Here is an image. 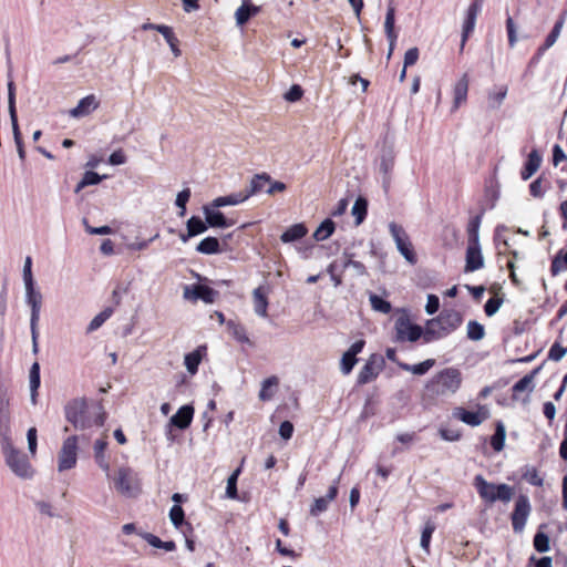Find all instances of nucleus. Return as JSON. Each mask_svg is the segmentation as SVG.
<instances>
[{
    "instance_id": "a19ab883",
    "label": "nucleus",
    "mask_w": 567,
    "mask_h": 567,
    "mask_svg": "<svg viewBox=\"0 0 567 567\" xmlns=\"http://www.w3.org/2000/svg\"><path fill=\"white\" fill-rule=\"evenodd\" d=\"M141 536L153 547L155 548H162L166 551H173L175 548H176V545L174 542L169 540V542H163L157 536L153 535V534H150V533H144V534H141Z\"/></svg>"
},
{
    "instance_id": "de8ad7c7",
    "label": "nucleus",
    "mask_w": 567,
    "mask_h": 567,
    "mask_svg": "<svg viewBox=\"0 0 567 567\" xmlns=\"http://www.w3.org/2000/svg\"><path fill=\"white\" fill-rule=\"evenodd\" d=\"M112 309L106 308L100 313H97L89 323L87 326V332H93L97 330L111 316H112Z\"/></svg>"
},
{
    "instance_id": "f257e3e1",
    "label": "nucleus",
    "mask_w": 567,
    "mask_h": 567,
    "mask_svg": "<svg viewBox=\"0 0 567 567\" xmlns=\"http://www.w3.org/2000/svg\"><path fill=\"white\" fill-rule=\"evenodd\" d=\"M462 384L458 369L445 368L435 373L425 385V395L431 399L445 398L457 392Z\"/></svg>"
},
{
    "instance_id": "a211bd4d",
    "label": "nucleus",
    "mask_w": 567,
    "mask_h": 567,
    "mask_svg": "<svg viewBox=\"0 0 567 567\" xmlns=\"http://www.w3.org/2000/svg\"><path fill=\"white\" fill-rule=\"evenodd\" d=\"M341 480V474L334 480L332 485L329 487L328 493L323 497H318L313 501L310 507V515L318 516L319 514L328 509L329 503L332 502L338 495V485Z\"/></svg>"
},
{
    "instance_id": "cd10ccee",
    "label": "nucleus",
    "mask_w": 567,
    "mask_h": 567,
    "mask_svg": "<svg viewBox=\"0 0 567 567\" xmlns=\"http://www.w3.org/2000/svg\"><path fill=\"white\" fill-rule=\"evenodd\" d=\"M540 155L536 150H533L528 155V159L524 166V169L522 171V178L524 181L529 179L537 172V169L540 166Z\"/></svg>"
},
{
    "instance_id": "e433bc0d",
    "label": "nucleus",
    "mask_w": 567,
    "mask_h": 567,
    "mask_svg": "<svg viewBox=\"0 0 567 567\" xmlns=\"http://www.w3.org/2000/svg\"><path fill=\"white\" fill-rule=\"evenodd\" d=\"M156 31H158L164 37V39L166 40V42L168 43V45H169V48L172 50V53L176 58L179 56L182 52H181V50L177 47L178 40L174 35L172 28L167 27V25H165V27H157Z\"/></svg>"
},
{
    "instance_id": "72a5a7b5",
    "label": "nucleus",
    "mask_w": 567,
    "mask_h": 567,
    "mask_svg": "<svg viewBox=\"0 0 567 567\" xmlns=\"http://www.w3.org/2000/svg\"><path fill=\"white\" fill-rule=\"evenodd\" d=\"M368 202L363 197H358L352 206L351 214L355 218V225L362 224L367 216Z\"/></svg>"
},
{
    "instance_id": "c9c22d12",
    "label": "nucleus",
    "mask_w": 567,
    "mask_h": 567,
    "mask_svg": "<svg viewBox=\"0 0 567 567\" xmlns=\"http://www.w3.org/2000/svg\"><path fill=\"white\" fill-rule=\"evenodd\" d=\"M334 228H336L334 223L331 219L327 218L316 229V231L313 233V238L317 241L326 240L333 234Z\"/></svg>"
},
{
    "instance_id": "5fc2aeb1",
    "label": "nucleus",
    "mask_w": 567,
    "mask_h": 567,
    "mask_svg": "<svg viewBox=\"0 0 567 567\" xmlns=\"http://www.w3.org/2000/svg\"><path fill=\"white\" fill-rule=\"evenodd\" d=\"M189 197H190V189L189 188H185V189H183L182 192H179L177 194L175 204L181 209L179 213H178L179 217L185 216V214H186V204L189 200Z\"/></svg>"
},
{
    "instance_id": "f03ea898",
    "label": "nucleus",
    "mask_w": 567,
    "mask_h": 567,
    "mask_svg": "<svg viewBox=\"0 0 567 567\" xmlns=\"http://www.w3.org/2000/svg\"><path fill=\"white\" fill-rule=\"evenodd\" d=\"M65 419L73 424L76 430H85L93 425H103L104 412L99 405L93 412L87 410L84 399H74L65 405Z\"/></svg>"
},
{
    "instance_id": "dca6fc26",
    "label": "nucleus",
    "mask_w": 567,
    "mask_h": 567,
    "mask_svg": "<svg viewBox=\"0 0 567 567\" xmlns=\"http://www.w3.org/2000/svg\"><path fill=\"white\" fill-rule=\"evenodd\" d=\"M452 415L467 425L477 426L488 417V412L484 406H480L477 412H470L463 408H455Z\"/></svg>"
},
{
    "instance_id": "393cba45",
    "label": "nucleus",
    "mask_w": 567,
    "mask_h": 567,
    "mask_svg": "<svg viewBox=\"0 0 567 567\" xmlns=\"http://www.w3.org/2000/svg\"><path fill=\"white\" fill-rule=\"evenodd\" d=\"M247 199L248 198H247V195H246L245 190H240V192L235 193V194H230V195H227V196H220V197L215 198L212 202V207L220 208V207H225V206H236L238 204H241V203L246 202Z\"/></svg>"
},
{
    "instance_id": "4468645a",
    "label": "nucleus",
    "mask_w": 567,
    "mask_h": 567,
    "mask_svg": "<svg viewBox=\"0 0 567 567\" xmlns=\"http://www.w3.org/2000/svg\"><path fill=\"white\" fill-rule=\"evenodd\" d=\"M10 393L4 382L0 383V433L9 434L10 431Z\"/></svg>"
},
{
    "instance_id": "37998d69",
    "label": "nucleus",
    "mask_w": 567,
    "mask_h": 567,
    "mask_svg": "<svg viewBox=\"0 0 567 567\" xmlns=\"http://www.w3.org/2000/svg\"><path fill=\"white\" fill-rule=\"evenodd\" d=\"M106 176H100L97 173L92 172V171L85 172L82 179L79 182V184L75 187V193H79L81 189H83L86 186L97 185Z\"/></svg>"
},
{
    "instance_id": "79ce46f5",
    "label": "nucleus",
    "mask_w": 567,
    "mask_h": 567,
    "mask_svg": "<svg viewBox=\"0 0 567 567\" xmlns=\"http://www.w3.org/2000/svg\"><path fill=\"white\" fill-rule=\"evenodd\" d=\"M227 329L229 333L240 343H248L251 344L250 339L248 338L245 328L236 323L234 321L227 322Z\"/></svg>"
},
{
    "instance_id": "3c124183",
    "label": "nucleus",
    "mask_w": 567,
    "mask_h": 567,
    "mask_svg": "<svg viewBox=\"0 0 567 567\" xmlns=\"http://www.w3.org/2000/svg\"><path fill=\"white\" fill-rule=\"evenodd\" d=\"M523 478L528 482L530 485L534 486H542L544 481L539 476L536 467L534 466H526L523 473Z\"/></svg>"
},
{
    "instance_id": "7c9ffc66",
    "label": "nucleus",
    "mask_w": 567,
    "mask_h": 567,
    "mask_svg": "<svg viewBox=\"0 0 567 567\" xmlns=\"http://www.w3.org/2000/svg\"><path fill=\"white\" fill-rule=\"evenodd\" d=\"M254 310L259 317H267L268 300L261 287L252 291Z\"/></svg>"
},
{
    "instance_id": "58836bf2",
    "label": "nucleus",
    "mask_w": 567,
    "mask_h": 567,
    "mask_svg": "<svg viewBox=\"0 0 567 567\" xmlns=\"http://www.w3.org/2000/svg\"><path fill=\"white\" fill-rule=\"evenodd\" d=\"M278 378L270 377L262 381L261 389L259 391V399L261 401H269L274 396V388L278 385Z\"/></svg>"
},
{
    "instance_id": "0eeeda50",
    "label": "nucleus",
    "mask_w": 567,
    "mask_h": 567,
    "mask_svg": "<svg viewBox=\"0 0 567 567\" xmlns=\"http://www.w3.org/2000/svg\"><path fill=\"white\" fill-rule=\"evenodd\" d=\"M389 231L395 243L398 251L410 265H415L417 258L405 229L395 221H391L389 224Z\"/></svg>"
},
{
    "instance_id": "20e7f679",
    "label": "nucleus",
    "mask_w": 567,
    "mask_h": 567,
    "mask_svg": "<svg viewBox=\"0 0 567 567\" xmlns=\"http://www.w3.org/2000/svg\"><path fill=\"white\" fill-rule=\"evenodd\" d=\"M473 485L481 498L488 503H494L496 501L508 503L514 495V488L512 486L504 483H489L482 475H476L474 477Z\"/></svg>"
},
{
    "instance_id": "9b49d317",
    "label": "nucleus",
    "mask_w": 567,
    "mask_h": 567,
    "mask_svg": "<svg viewBox=\"0 0 567 567\" xmlns=\"http://www.w3.org/2000/svg\"><path fill=\"white\" fill-rule=\"evenodd\" d=\"M465 259L466 272H473L484 266V258L481 252L478 231L476 228H473L471 231Z\"/></svg>"
},
{
    "instance_id": "f704fd0d",
    "label": "nucleus",
    "mask_w": 567,
    "mask_h": 567,
    "mask_svg": "<svg viewBox=\"0 0 567 567\" xmlns=\"http://www.w3.org/2000/svg\"><path fill=\"white\" fill-rule=\"evenodd\" d=\"M435 364V360L433 359H427L421 363H417V364H414V365H410L408 363H399V367L404 370V371H409V372H412L413 374H416V375H423L425 374L433 365Z\"/></svg>"
},
{
    "instance_id": "6e6d98bb",
    "label": "nucleus",
    "mask_w": 567,
    "mask_h": 567,
    "mask_svg": "<svg viewBox=\"0 0 567 567\" xmlns=\"http://www.w3.org/2000/svg\"><path fill=\"white\" fill-rule=\"evenodd\" d=\"M184 509L178 504L172 506L169 511V519L172 524L178 528L184 523Z\"/></svg>"
},
{
    "instance_id": "423d86ee",
    "label": "nucleus",
    "mask_w": 567,
    "mask_h": 567,
    "mask_svg": "<svg viewBox=\"0 0 567 567\" xmlns=\"http://www.w3.org/2000/svg\"><path fill=\"white\" fill-rule=\"evenodd\" d=\"M80 436L70 435L63 440L58 452V472L62 473L72 470L78 463Z\"/></svg>"
},
{
    "instance_id": "13d9d810",
    "label": "nucleus",
    "mask_w": 567,
    "mask_h": 567,
    "mask_svg": "<svg viewBox=\"0 0 567 567\" xmlns=\"http://www.w3.org/2000/svg\"><path fill=\"white\" fill-rule=\"evenodd\" d=\"M357 363V358L344 352L341 358L340 369L343 374H349Z\"/></svg>"
},
{
    "instance_id": "0e129e2a",
    "label": "nucleus",
    "mask_w": 567,
    "mask_h": 567,
    "mask_svg": "<svg viewBox=\"0 0 567 567\" xmlns=\"http://www.w3.org/2000/svg\"><path fill=\"white\" fill-rule=\"evenodd\" d=\"M27 440H28V450L31 456H34L37 454V429L30 427L27 432Z\"/></svg>"
},
{
    "instance_id": "c85d7f7f",
    "label": "nucleus",
    "mask_w": 567,
    "mask_h": 567,
    "mask_svg": "<svg viewBox=\"0 0 567 567\" xmlns=\"http://www.w3.org/2000/svg\"><path fill=\"white\" fill-rule=\"evenodd\" d=\"M307 231L308 230L303 224H295L281 234L280 240L285 244L292 243L305 237Z\"/></svg>"
},
{
    "instance_id": "412c9836",
    "label": "nucleus",
    "mask_w": 567,
    "mask_h": 567,
    "mask_svg": "<svg viewBox=\"0 0 567 567\" xmlns=\"http://www.w3.org/2000/svg\"><path fill=\"white\" fill-rule=\"evenodd\" d=\"M203 213L207 226L227 228L234 225L233 220H228L223 213L217 210V208L212 207V204L204 206Z\"/></svg>"
},
{
    "instance_id": "ddd939ff",
    "label": "nucleus",
    "mask_w": 567,
    "mask_h": 567,
    "mask_svg": "<svg viewBox=\"0 0 567 567\" xmlns=\"http://www.w3.org/2000/svg\"><path fill=\"white\" fill-rule=\"evenodd\" d=\"M384 359L379 354H372L358 374V383L365 384L372 381L382 371Z\"/></svg>"
},
{
    "instance_id": "864d4df0",
    "label": "nucleus",
    "mask_w": 567,
    "mask_h": 567,
    "mask_svg": "<svg viewBox=\"0 0 567 567\" xmlns=\"http://www.w3.org/2000/svg\"><path fill=\"white\" fill-rule=\"evenodd\" d=\"M250 17L251 9L249 4H247L246 1H244L243 4L235 12L236 23L238 25H243L249 20Z\"/></svg>"
},
{
    "instance_id": "09e8293b",
    "label": "nucleus",
    "mask_w": 567,
    "mask_h": 567,
    "mask_svg": "<svg viewBox=\"0 0 567 567\" xmlns=\"http://www.w3.org/2000/svg\"><path fill=\"white\" fill-rule=\"evenodd\" d=\"M485 337L484 327L477 321H470L467 323V338L473 341H480Z\"/></svg>"
},
{
    "instance_id": "6ab92c4d",
    "label": "nucleus",
    "mask_w": 567,
    "mask_h": 567,
    "mask_svg": "<svg viewBox=\"0 0 567 567\" xmlns=\"http://www.w3.org/2000/svg\"><path fill=\"white\" fill-rule=\"evenodd\" d=\"M100 106V101L94 94L86 95L81 99L78 105L69 111V115L73 118H81L90 115Z\"/></svg>"
},
{
    "instance_id": "4c0bfd02",
    "label": "nucleus",
    "mask_w": 567,
    "mask_h": 567,
    "mask_svg": "<svg viewBox=\"0 0 567 567\" xmlns=\"http://www.w3.org/2000/svg\"><path fill=\"white\" fill-rule=\"evenodd\" d=\"M196 250L204 255L217 254L219 252V241L215 237H206L197 245Z\"/></svg>"
},
{
    "instance_id": "4be33fe9",
    "label": "nucleus",
    "mask_w": 567,
    "mask_h": 567,
    "mask_svg": "<svg viewBox=\"0 0 567 567\" xmlns=\"http://www.w3.org/2000/svg\"><path fill=\"white\" fill-rule=\"evenodd\" d=\"M483 0H475L468 8L466 19L463 25V34H462V44L461 48H464V44L470 35V33L474 30L476 18L482 9Z\"/></svg>"
},
{
    "instance_id": "9d476101",
    "label": "nucleus",
    "mask_w": 567,
    "mask_h": 567,
    "mask_svg": "<svg viewBox=\"0 0 567 567\" xmlns=\"http://www.w3.org/2000/svg\"><path fill=\"white\" fill-rule=\"evenodd\" d=\"M532 512L530 501L527 495L520 494L517 496L514 505V511L511 514L513 530L517 534L524 532L527 519Z\"/></svg>"
},
{
    "instance_id": "69168bd1",
    "label": "nucleus",
    "mask_w": 567,
    "mask_h": 567,
    "mask_svg": "<svg viewBox=\"0 0 567 567\" xmlns=\"http://www.w3.org/2000/svg\"><path fill=\"white\" fill-rule=\"evenodd\" d=\"M35 507L39 511V513L42 515H45L48 517L56 516L54 513L53 506L49 502L38 501V502H35Z\"/></svg>"
},
{
    "instance_id": "603ef678",
    "label": "nucleus",
    "mask_w": 567,
    "mask_h": 567,
    "mask_svg": "<svg viewBox=\"0 0 567 567\" xmlns=\"http://www.w3.org/2000/svg\"><path fill=\"white\" fill-rule=\"evenodd\" d=\"M534 547L539 553L548 551L549 548H550V546H549V537L545 533H543L540 530L537 532V534L534 537Z\"/></svg>"
},
{
    "instance_id": "a878e982",
    "label": "nucleus",
    "mask_w": 567,
    "mask_h": 567,
    "mask_svg": "<svg viewBox=\"0 0 567 567\" xmlns=\"http://www.w3.org/2000/svg\"><path fill=\"white\" fill-rule=\"evenodd\" d=\"M268 183H271V177L269 174H267V173L256 174L251 178L249 186L246 189H244L247 195V198L264 190L265 186L268 185Z\"/></svg>"
},
{
    "instance_id": "8fccbe9b",
    "label": "nucleus",
    "mask_w": 567,
    "mask_h": 567,
    "mask_svg": "<svg viewBox=\"0 0 567 567\" xmlns=\"http://www.w3.org/2000/svg\"><path fill=\"white\" fill-rule=\"evenodd\" d=\"M434 530H435V525L430 520L426 522L425 526L422 530L421 542H420L421 547L426 553L430 551V542H431V537H432V534L434 533Z\"/></svg>"
},
{
    "instance_id": "bb28decb",
    "label": "nucleus",
    "mask_w": 567,
    "mask_h": 567,
    "mask_svg": "<svg viewBox=\"0 0 567 567\" xmlns=\"http://www.w3.org/2000/svg\"><path fill=\"white\" fill-rule=\"evenodd\" d=\"M468 91V76L463 74L462 78L456 82L454 86V103L453 109L456 110L462 103L466 101Z\"/></svg>"
},
{
    "instance_id": "4d7b16f0",
    "label": "nucleus",
    "mask_w": 567,
    "mask_h": 567,
    "mask_svg": "<svg viewBox=\"0 0 567 567\" xmlns=\"http://www.w3.org/2000/svg\"><path fill=\"white\" fill-rule=\"evenodd\" d=\"M40 383V364L38 362H34L29 371L30 390L39 389Z\"/></svg>"
},
{
    "instance_id": "2eb2a0df",
    "label": "nucleus",
    "mask_w": 567,
    "mask_h": 567,
    "mask_svg": "<svg viewBox=\"0 0 567 567\" xmlns=\"http://www.w3.org/2000/svg\"><path fill=\"white\" fill-rule=\"evenodd\" d=\"M218 291L205 285L187 286L184 289V298L188 300H203L205 303L215 302Z\"/></svg>"
},
{
    "instance_id": "aec40b11",
    "label": "nucleus",
    "mask_w": 567,
    "mask_h": 567,
    "mask_svg": "<svg viewBox=\"0 0 567 567\" xmlns=\"http://www.w3.org/2000/svg\"><path fill=\"white\" fill-rule=\"evenodd\" d=\"M107 444L106 439H97L93 444V452L96 465L105 473V476L110 478L111 465L106 455Z\"/></svg>"
},
{
    "instance_id": "b1692460",
    "label": "nucleus",
    "mask_w": 567,
    "mask_h": 567,
    "mask_svg": "<svg viewBox=\"0 0 567 567\" xmlns=\"http://www.w3.org/2000/svg\"><path fill=\"white\" fill-rule=\"evenodd\" d=\"M194 409L190 405H184L171 417V423L176 427L184 430L189 426L193 420Z\"/></svg>"
},
{
    "instance_id": "2f4dec72",
    "label": "nucleus",
    "mask_w": 567,
    "mask_h": 567,
    "mask_svg": "<svg viewBox=\"0 0 567 567\" xmlns=\"http://www.w3.org/2000/svg\"><path fill=\"white\" fill-rule=\"evenodd\" d=\"M394 23H395V9L392 4H390L388 7V11L385 14L384 31H385L389 42H392V44L395 43L396 38H398V34L394 30Z\"/></svg>"
},
{
    "instance_id": "f3484780",
    "label": "nucleus",
    "mask_w": 567,
    "mask_h": 567,
    "mask_svg": "<svg viewBox=\"0 0 567 567\" xmlns=\"http://www.w3.org/2000/svg\"><path fill=\"white\" fill-rule=\"evenodd\" d=\"M395 152L392 143L384 142L380 154V172L383 174V182H390V173L393 169Z\"/></svg>"
},
{
    "instance_id": "a18cd8bd",
    "label": "nucleus",
    "mask_w": 567,
    "mask_h": 567,
    "mask_svg": "<svg viewBox=\"0 0 567 567\" xmlns=\"http://www.w3.org/2000/svg\"><path fill=\"white\" fill-rule=\"evenodd\" d=\"M507 91V86L503 85L496 92H491L488 94V107L493 110L498 109L505 100Z\"/></svg>"
},
{
    "instance_id": "680f3d73",
    "label": "nucleus",
    "mask_w": 567,
    "mask_h": 567,
    "mask_svg": "<svg viewBox=\"0 0 567 567\" xmlns=\"http://www.w3.org/2000/svg\"><path fill=\"white\" fill-rule=\"evenodd\" d=\"M31 267H32L31 257H27L24 260L23 270H22L24 287L34 285Z\"/></svg>"
},
{
    "instance_id": "1a4fd4ad",
    "label": "nucleus",
    "mask_w": 567,
    "mask_h": 567,
    "mask_svg": "<svg viewBox=\"0 0 567 567\" xmlns=\"http://www.w3.org/2000/svg\"><path fill=\"white\" fill-rule=\"evenodd\" d=\"M461 322L462 318L456 311L441 313L436 320H431L427 322V327L424 332V341L431 342L435 338V331L432 328L435 323H439L443 330V333L446 334L450 331L456 329Z\"/></svg>"
},
{
    "instance_id": "c03bdc74",
    "label": "nucleus",
    "mask_w": 567,
    "mask_h": 567,
    "mask_svg": "<svg viewBox=\"0 0 567 567\" xmlns=\"http://www.w3.org/2000/svg\"><path fill=\"white\" fill-rule=\"evenodd\" d=\"M506 439L505 426L502 423H498L496 426V431L491 440V445L496 452H501L504 449Z\"/></svg>"
},
{
    "instance_id": "774afa93",
    "label": "nucleus",
    "mask_w": 567,
    "mask_h": 567,
    "mask_svg": "<svg viewBox=\"0 0 567 567\" xmlns=\"http://www.w3.org/2000/svg\"><path fill=\"white\" fill-rule=\"evenodd\" d=\"M419 59V50L417 48H411L409 49L404 54V69L408 66H411L416 63Z\"/></svg>"
},
{
    "instance_id": "6e6552de",
    "label": "nucleus",
    "mask_w": 567,
    "mask_h": 567,
    "mask_svg": "<svg viewBox=\"0 0 567 567\" xmlns=\"http://www.w3.org/2000/svg\"><path fill=\"white\" fill-rule=\"evenodd\" d=\"M25 289V301L31 308V318H30V329L33 341V351L38 350V322L40 319V311L42 305V295L39 290L33 286H27Z\"/></svg>"
},
{
    "instance_id": "5701e85b",
    "label": "nucleus",
    "mask_w": 567,
    "mask_h": 567,
    "mask_svg": "<svg viewBox=\"0 0 567 567\" xmlns=\"http://www.w3.org/2000/svg\"><path fill=\"white\" fill-rule=\"evenodd\" d=\"M206 346H199L194 351L186 353L184 357V365L190 375H194L198 371V365L206 355Z\"/></svg>"
},
{
    "instance_id": "7ed1b4c3",
    "label": "nucleus",
    "mask_w": 567,
    "mask_h": 567,
    "mask_svg": "<svg viewBox=\"0 0 567 567\" xmlns=\"http://www.w3.org/2000/svg\"><path fill=\"white\" fill-rule=\"evenodd\" d=\"M1 450L7 466L17 477L27 481L34 476L35 470L30 463L28 456L13 446L9 434L4 433L2 435Z\"/></svg>"
},
{
    "instance_id": "c756f323",
    "label": "nucleus",
    "mask_w": 567,
    "mask_h": 567,
    "mask_svg": "<svg viewBox=\"0 0 567 567\" xmlns=\"http://www.w3.org/2000/svg\"><path fill=\"white\" fill-rule=\"evenodd\" d=\"M564 24H565V14H563L555 23L553 30L550 31V33L547 35L546 40H545V43L543 47L539 48L538 50V54H543L544 51H546L547 49L551 48L557 39L559 38L560 35V32L564 28Z\"/></svg>"
},
{
    "instance_id": "e2e57ef3",
    "label": "nucleus",
    "mask_w": 567,
    "mask_h": 567,
    "mask_svg": "<svg viewBox=\"0 0 567 567\" xmlns=\"http://www.w3.org/2000/svg\"><path fill=\"white\" fill-rule=\"evenodd\" d=\"M567 353V348L561 347L559 343H554L548 352V359L553 361H560Z\"/></svg>"
},
{
    "instance_id": "052dcab7",
    "label": "nucleus",
    "mask_w": 567,
    "mask_h": 567,
    "mask_svg": "<svg viewBox=\"0 0 567 567\" xmlns=\"http://www.w3.org/2000/svg\"><path fill=\"white\" fill-rule=\"evenodd\" d=\"M506 30L508 35V44L511 48H514L517 42V28L512 17L506 19Z\"/></svg>"
},
{
    "instance_id": "f8f14e48",
    "label": "nucleus",
    "mask_w": 567,
    "mask_h": 567,
    "mask_svg": "<svg viewBox=\"0 0 567 567\" xmlns=\"http://www.w3.org/2000/svg\"><path fill=\"white\" fill-rule=\"evenodd\" d=\"M395 332L398 341L414 342L421 338L423 330L420 326L411 323L409 318L400 317L395 321Z\"/></svg>"
},
{
    "instance_id": "bf43d9fd",
    "label": "nucleus",
    "mask_w": 567,
    "mask_h": 567,
    "mask_svg": "<svg viewBox=\"0 0 567 567\" xmlns=\"http://www.w3.org/2000/svg\"><path fill=\"white\" fill-rule=\"evenodd\" d=\"M239 474V470H236L227 480L226 495L229 498L237 497V477Z\"/></svg>"
},
{
    "instance_id": "49530a36",
    "label": "nucleus",
    "mask_w": 567,
    "mask_h": 567,
    "mask_svg": "<svg viewBox=\"0 0 567 567\" xmlns=\"http://www.w3.org/2000/svg\"><path fill=\"white\" fill-rule=\"evenodd\" d=\"M370 305L374 311L381 312V313H389L392 309L391 303L381 297L372 293L370 295Z\"/></svg>"
},
{
    "instance_id": "ea45409f",
    "label": "nucleus",
    "mask_w": 567,
    "mask_h": 567,
    "mask_svg": "<svg viewBox=\"0 0 567 567\" xmlns=\"http://www.w3.org/2000/svg\"><path fill=\"white\" fill-rule=\"evenodd\" d=\"M186 229L188 230V236H197L204 234L207 230L206 220H202L199 217L192 216L186 223Z\"/></svg>"
},
{
    "instance_id": "338daca9",
    "label": "nucleus",
    "mask_w": 567,
    "mask_h": 567,
    "mask_svg": "<svg viewBox=\"0 0 567 567\" xmlns=\"http://www.w3.org/2000/svg\"><path fill=\"white\" fill-rule=\"evenodd\" d=\"M501 305H502V300H499V299H495V298L488 299L484 307L485 313L488 317H492L493 315H495L498 311Z\"/></svg>"
},
{
    "instance_id": "39448f33",
    "label": "nucleus",
    "mask_w": 567,
    "mask_h": 567,
    "mask_svg": "<svg viewBox=\"0 0 567 567\" xmlns=\"http://www.w3.org/2000/svg\"><path fill=\"white\" fill-rule=\"evenodd\" d=\"M117 493L126 497H135L141 492L140 480L136 473L128 466H121L113 477Z\"/></svg>"
},
{
    "instance_id": "473e14b6",
    "label": "nucleus",
    "mask_w": 567,
    "mask_h": 567,
    "mask_svg": "<svg viewBox=\"0 0 567 567\" xmlns=\"http://www.w3.org/2000/svg\"><path fill=\"white\" fill-rule=\"evenodd\" d=\"M539 369L537 368L517 381L513 386L514 394L525 391L532 392L534 389V379Z\"/></svg>"
}]
</instances>
